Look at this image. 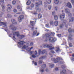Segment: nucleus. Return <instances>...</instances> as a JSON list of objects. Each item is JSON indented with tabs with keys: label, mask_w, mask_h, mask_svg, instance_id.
Masks as SVG:
<instances>
[{
	"label": "nucleus",
	"mask_w": 74,
	"mask_h": 74,
	"mask_svg": "<svg viewBox=\"0 0 74 74\" xmlns=\"http://www.w3.org/2000/svg\"><path fill=\"white\" fill-rule=\"evenodd\" d=\"M39 34H40V33H38L36 35V36H38Z\"/></svg>",
	"instance_id": "obj_60"
},
{
	"label": "nucleus",
	"mask_w": 74,
	"mask_h": 74,
	"mask_svg": "<svg viewBox=\"0 0 74 74\" xmlns=\"http://www.w3.org/2000/svg\"><path fill=\"white\" fill-rule=\"evenodd\" d=\"M38 7H36V10H38Z\"/></svg>",
	"instance_id": "obj_54"
},
{
	"label": "nucleus",
	"mask_w": 74,
	"mask_h": 74,
	"mask_svg": "<svg viewBox=\"0 0 74 74\" xmlns=\"http://www.w3.org/2000/svg\"><path fill=\"white\" fill-rule=\"evenodd\" d=\"M56 52H59V51H60V49H59V48L58 47H56Z\"/></svg>",
	"instance_id": "obj_24"
},
{
	"label": "nucleus",
	"mask_w": 74,
	"mask_h": 74,
	"mask_svg": "<svg viewBox=\"0 0 74 74\" xmlns=\"http://www.w3.org/2000/svg\"><path fill=\"white\" fill-rule=\"evenodd\" d=\"M71 2L72 4L74 5V0H71Z\"/></svg>",
	"instance_id": "obj_44"
},
{
	"label": "nucleus",
	"mask_w": 74,
	"mask_h": 74,
	"mask_svg": "<svg viewBox=\"0 0 74 74\" xmlns=\"http://www.w3.org/2000/svg\"><path fill=\"white\" fill-rule=\"evenodd\" d=\"M14 36H17V37L19 36V32H14Z\"/></svg>",
	"instance_id": "obj_18"
},
{
	"label": "nucleus",
	"mask_w": 74,
	"mask_h": 74,
	"mask_svg": "<svg viewBox=\"0 0 74 74\" xmlns=\"http://www.w3.org/2000/svg\"><path fill=\"white\" fill-rule=\"evenodd\" d=\"M64 18H65V14H64V13H63L60 15V19L61 21L63 20Z\"/></svg>",
	"instance_id": "obj_6"
},
{
	"label": "nucleus",
	"mask_w": 74,
	"mask_h": 74,
	"mask_svg": "<svg viewBox=\"0 0 74 74\" xmlns=\"http://www.w3.org/2000/svg\"><path fill=\"white\" fill-rule=\"evenodd\" d=\"M49 24H47L46 25V27H49Z\"/></svg>",
	"instance_id": "obj_41"
},
{
	"label": "nucleus",
	"mask_w": 74,
	"mask_h": 74,
	"mask_svg": "<svg viewBox=\"0 0 74 74\" xmlns=\"http://www.w3.org/2000/svg\"><path fill=\"white\" fill-rule=\"evenodd\" d=\"M45 50H43L42 52L41 51V50L39 49L38 51V53L39 54H41V53L43 55L45 53Z\"/></svg>",
	"instance_id": "obj_13"
},
{
	"label": "nucleus",
	"mask_w": 74,
	"mask_h": 74,
	"mask_svg": "<svg viewBox=\"0 0 74 74\" xmlns=\"http://www.w3.org/2000/svg\"><path fill=\"white\" fill-rule=\"evenodd\" d=\"M13 11L14 12H17V10H16V9H14L13 10Z\"/></svg>",
	"instance_id": "obj_42"
},
{
	"label": "nucleus",
	"mask_w": 74,
	"mask_h": 74,
	"mask_svg": "<svg viewBox=\"0 0 74 74\" xmlns=\"http://www.w3.org/2000/svg\"><path fill=\"white\" fill-rule=\"evenodd\" d=\"M66 71V70H63L62 72L63 73H65Z\"/></svg>",
	"instance_id": "obj_53"
},
{
	"label": "nucleus",
	"mask_w": 74,
	"mask_h": 74,
	"mask_svg": "<svg viewBox=\"0 0 74 74\" xmlns=\"http://www.w3.org/2000/svg\"><path fill=\"white\" fill-rule=\"evenodd\" d=\"M54 19L56 20H57L58 19V16L57 15L54 16Z\"/></svg>",
	"instance_id": "obj_30"
},
{
	"label": "nucleus",
	"mask_w": 74,
	"mask_h": 74,
	"mask_svg": "<svg viewBox=\"0 0 74 74\" xmlns=\"http://www.w3.org/2000/svg\"><path fill=\"white\" fill-rule=\"evenodd\" d=\"M2 8L3 9H4V8H5V6L3 5H2Z\"/></svg>",
	"instance_id": "obj_47"
},
{
	"label": "nucleus",
	"mask_w": 74,
	"mask_h": 74,
	"mask_svg": "<svg viewBox=\"0 0 74 74\" xmlns=\"http://www.w3.org/2000/svg\"><path fill=\"white\" fill-rule=\"evenodd\" d=\"M35 4L36 7H38V5H39V4H38V3H36Z\"/></svg>",
	"instance_id": "obj_45"
},
{
	"label": "nucleus",
	"mask_w": 74,
	"mask_h": 74,
	"mask_svg": "<svg viewBox=\"0 0 74 74\" xmlns=\"http://www.w3.org/2000/svg\"><path fill=\"white\" fill-rule=\"evenodd\" d=\"M54 9L56 11H58V7H55Z\"/></svg>",
	"instance_id": "obj_40"
},
{
	"label": "nucleus",
	"mask_w": 74,
	"mask_h": 74,
	"mask_svg": "<svg viewBox=\"0 0 74 74\" xmlns=\"http://www.w3.org/2000/svg\"><path fill=\"white\" fill-rule=\"evenodd\" d=\"M12 22L13 24H16V22L15 20L12 19Z\"/></svg>",
	"instance_id": "obj_19"
},
{
	"label": "nucleus",
	"mask_w": 74,
	"mask_h": 74,
	"mask_svg": "<svg viewBox=\"0 0 74 74\" xmlns=\"http://www.w3.org/2000/svg\"><path fill=\"white\" fill-rule=\"evenodd\" d=\"M12 3L13 5H15V4H16V2L15 1H13Z\"/></svg>",
	"instance_id": "obj_28"
},
{
	"label": "nucleus",
	"mask_w": 74,
	"mask_h": 74,
	"mask_svg": "<svg viewBox=\"0 0 74 74\" xmlns=\"http://www.w3.org/2000/svg\"><path fill=\"white\" fill-rule=\"evenodd\" d=\"M54 23H53V21H51L50 22V25H53Z\"/></svg>",
	"instance_id": "obj_29"
},
{
	"label": "nucleus",
	"mask_w": 74,
	"mask_h": 74,
	"mask_svg": "<svg viewBox=\"0 0 74 74\" xmlns=\"http://www.w3.org/2000/svg\"><path fill=\"white\" fill-rule=\"evenodd\" d=\"M30 3H31L30 0H29L27 2L26 4L28 5H30Z\"/></svg>",
	"instance_id": "obj_22"
},
{
	"label": "nucleus",
	"mask_w": 74,
	"mask_h": 74,
	"mask_svg": "<svg viewBox=\"0 0 74 74\" xmlns=\"http://www.w3.org/2000/svg\"><path fill=\"white\" fill-rule=\"evenodd\" d=\"M46 56H43L41 57L40 58V59H45V58H46Z\"/></svg>",
	"instance_id": "obj_31"
},
{
	"label": "nucleus",
	"mask_w": 74,
	"mask_h": 74,
	"mask_svg": "<svg viewBox=\"0 0 74 74\" xmlns=\"http://www.w3.org/2000/svg\"><path fill=\"white\" fill-rule=\"evenodd\" d=\"M51 6H49V8H49V10H51Z\"/></svg>",
	"instance_id": "obj_46"
},
{
	"label": "nucleus",
	"mask_w": 74,
	"mask_h": 74,
	"mask_svg": "<svg viewBox=\"0 0 74 74\" xmlns=\"http://www.w3.org/2000/svg\"><path fill=\"white\" fill-rule=\"evenodd\" d=\"M43 46L45 48V47H46V48H49L50 50H53V49H54V47H52V45H49L48 44H43Z\"/></svg>",
	"instance_id": "obj_2"
},
{
	"label": "nucleus",
	"mask_w": 74,
	"mask_h": 74,
	"mask_svg": "<svg viewBox=\"0 0 74 74\" xmlns=\"http://www.w3.org/2000/svg\"><path fill=\"white\" fill-rule=\"evenodd\" d=\"M39 5H41L42 4V1H39Z\"/></svg>",
	"instance_id": "obj_37"
},
{
	"label": "nucleus",
	"mask_w": 74,
	"mask_h": 74,
	"mask_svg": "<svg viewBox=\"0 0 74 74\" xmlns=\"http://www.w3.org/2000/svg\"><path fill=\"white\" fill-rule=\"evenodd\" d=\"M66 5H67L66 6H67L70 8H72V6H71V5L70 3L69 2L66 3Z\"/></svg>",
	"instance_id": "obj_16"
},
{
	"label": "nucleus",
	"mask_w": 74,
	"mask_h": 74,
	"mask_svg": "<svg viewBox=\"0 0 74 74\" xmlns=\"http://www.w3.org/2000/svg\"><path fill=\"white\" fill-rule=\"evenodd\" d=\"M17 9L18 10H22V8H21V7L20 6H18L17 7Z\"/></svg>",
	"instance_id": "obj_34"
},
{
	"label": "nucleus",
	"mask_w": 74,
	"mask_h": 74,
	"mask_svg": "<svg viewBox=\"0 0 74 74\" xmlns=\"http://www.w3.org/2000/svg\"><path fill=\"white\" fill-rule=\"evenodd\" d=\"M45 4H50L51 3V0H47L44 2Z\"/></svg>",
	"instance_id": "obj_17"
},
{
	"label": "nucleus",
	"mask_w": 74,
	"mask_h": 74,
	"mask_svg": "<svg viewBox=\"0 0 74 74\" xmlns=\"http://www.w3.org/2000/svg\"><path fill=\"white\" fill-rule=\"evenodd\" d=\"M20 37H22V38H23V37H25V36L23 35H22L20 36Z\"/></svg>",
	"instance_id": "obj_49"
},
{
	"label": "nucleus",
	"mask_w": 74,
	"mask_h": 74,
	"mask_svg": "<svg viewBox=\"0 0 74 74\" xmlns=\"http://www.w3.org/2000/svg\"><path fill=\"white\" fill-rule=\"evenodd\" d=\"M55 14H56L55 12H52V15H55Z\"/></svg>",
	"instance_id": "obj_50"
},
{
	"label": "nucleus",
	"mask_w": 74,
	"mask_h": 74,
	"mask_svg": "<svg viewBox=\"0 0 74 74\" xmlns=\"http://www.w3.org/2000/svg\"><path fill=\"white\" fill-rule=\"evenodd\" d=\"M42 17V15H41V14H39L38 15V18H41Z\"/></svg>",
	"instance_id": "obj_33"
},
{
	"label": "nucleus",
	"mask_w": 74,
	"mask_h": 74,
	"mask_svg": "<svg viewBox=\"0 0 74 74\" xmlns=\"http://www.w3.org/2000/svg\"><path fill=\"white\" fill-rule=\"evenodd\" d=\"M28 47H26V46L24 45L22 47V49H27V51L29 52L32 49H33V47H32L31 48H27Z\"/></svg>",
	"instance_id": "obj_4"
},
{
	"label": "nucleus",
	"mask_w": 74,
	"mask_h": 74,
	"mask_svg": "<svg viewBox=\"0 0 74 74\" xmlns=\"http://www.w3.org/2000/svg\"><path fill=\"white\" fill-rule=\"evenodd\" d=\"M8 17H10V15H8Z\"/></svg>",
	"instance_id": "obj_63"
},
{
	"label": "nucleus",
	"mask_w": 74,
	"mask_h": 74,
	"mask_svg": "<svg viewBox=\"0 0 74 74\" xmlns=\"http://www.w3.org/2000/svg\"><path fill=\"white\" fill-rule=\"evenodd\" d=\"M8 8L7 9V10L8 12L10 11V9L11 8H12V7L11 6V5L10 4H8Z\"/></svg>",
	"instance_id": "obj_11"
},
{
	"label": "nucleus",
	"mask_w": 74,
	"mask_h": 74,
	"mask_svg": "<svg viewBox=\"0 0 74 74\" xmlns=\"http://www.w3.org/2000/svg\"><path fill=\"white\" fill-rule=\"evenodd\" d=\"M65 12L66 13V14H69L68 15L70 16H71V14L70 13V10L67 8L65 9Z\"/></svg>",
	"instance_id": "obj_3"
},
{
	"label": "nucleus",
	"mask_w": 74,
	"mask_h": 74,
	"mask_svg": "<svg viewBox=\"0 0 74 74\" xmlns=\"http://www.w3.org/2000/svg\"><path fill=\"white\" fill-rule=\"evenodd\" d=\"M37 31H34L33 32V34L34 36H35V35H36V34H37Z\"/></svg>",
	"instance_id": "obj_27"
},
{
	"label": "nucleus",
	"mask_w": 74,
	"mask_h": 74,
	"mask_svg": "<svg viewBox=\"0 0 74 74\" xmlns=\"http://www.w3.org/2000/svg\"><path fill=\"white\" fill-rule=\"evenodd\" d=\"M13 40H16V38H15V37L14 36H13Z\"/></svg>",
	"instance_id": "obj_48"
},
{
	"label": "nucleus",
	"mask_w": 74,
	"mask_h": 74,
	"mask_svg": "<svg viewBox=\"0 0 74 74\" xmlns=\"http://www.w3.org/2000/svg\"><path fill=\"white\" fill-rule=\"evenodd\" d=\"M35 55H37V51H35Z\"/></svg>",
	"instance_id": "obj_55"
},
{
	"label": "nucleus",
	"mask_w": 74,
	"mask_h": 74,
	"mask_svg": "<svg viewBox=\"0 0 74 74\" xmlns=\"http://www.w3.org/2000/svg\"><path fill=\"white\" fill-rule=\"evenodd\" d=\"M66 21H64V22H63V24H61L60 25V28H62L63 27V26L64 25H66Z\"/></svg>",
	"instance_id": "obj_12"
},
{
	"label": "nucleus",
	"mask_w": 74,
	"mask_h": 74,
	"mask_svg": "<svg viewBox=\"0 0 74 74\" xmlns=\"http://www.w3.org/2000/svg\"><path fill=\"white\" fill-rule=\"evenodd\" d=\"M69 40H71V38L70 37H69Z\"/></svg>",
	"instance_id": "obj_61"
},
{
	"label": "nucleus",
	"mask_w": 74,
	"mask_h": 74,
	"mask_svg": "<svg viewBox=\"0 0 74 74\" xmlns=\"http://www.w3.org/2000/svg\"><path fill=\"white\" fill-rule=\"evenodd\" d=\"M59 0H55L54 1V3L55 4H58V3H59Z\"/></svg>",
	"instance_id": "obj_25"
},
{
	"label": "nucleus",
	"mask_w": 74,
	"mask_h": 74,
	"mask_svg": "<svg viewBox=\"0 0 74 74\" xmlns=\"http://www.w3.org/2000/svg\"><path fill=\"white\" fill-rule=\"evenodd\" d=\"M29 52H30V54L32 55V57L33 58H35L36 57V56L34 54H33L34 53V51H31V50H30Z\"/></svg>",
	"instance_id": "obj_7"
},
{
	"label": "nucleus",
	"mask_w": 74,
	"mask_h": 74,
	"mask_svg": "<svg viewBox=\"0 0 74 74\" xmlns=\"http://www.w3.org/2000/svg\"><path fill=\"white\" fill-rule=\"evenodd\" d=\"M34 7V4H32L31 5V7Z\"/></svg>",
	"instance_id": "obj_56"
},
{
	"label": "nucleus",
	"mask_w": 74,
	"mask_h": 74,
	"mask_svg": "<svg viewBox=\"0 0 74 74\" xmlns=\"http://www.w3.org/2000/svg\"><path fill=\"white\" fill-rule=\"evenodd\" d=\"M50 64V66L49 67L51 68H53V67H54V65L53 64Z\"/></svg>",
	"instance_id": "obj_26"
},
{
	"label": "nucleus",
	"mask_w": 74,
	"mask_h": 74,
	"mask_svg": "<svg viewBox=\"0 0 74 74\" xmlns=\"http://www.w3.org/2000/svg\"><path fill=\"white\" fill-rule=\"evenodd\" d=\"M46 66V65H45V64H44L42 65L41 67V69H40V71H41V72H43L44 69V68Z\"/></svg>",
	"instance_id": "obj_9"
},
{
	"label": "nucleus",
	"mask_w": 74,
	"mask_h": 74,
	"mask_svg": "<svg viewBox=\"0 0 74 74\" xmlns=\"http://www.w3.org/2000/svg\"><path fill=\"white\" fill-rule=\"evenodd\" d=\"M74 20V18L73 17L70 18L69 19V22H71Z\"/></svg>",
	"instance_id": "obj_20"
},
{
	"label": "nucleus",
	"mask_w": 74,
	"mask_h": 74,
	"mask_svg": "<svg viewBox=\"0 0 74 74\" xmlns=\"http://www.w3.org/2000/svg\"><path fill=\"white\" fill-rule=\"evenodd\" d=\"M42 37H46V39L47 40H49V38L48 37V34H46V35H43L42 36Z\"/></svg>",
	"instance_id": "obj_14"
},
{
	"label": "nucleus",
	"mask_w": 74,
	"mask_h": 74,
	"mask_svg": "<svg viewBox=\"0 0 74 74\" xmlns=\"http://www.w3.org/2000/svg\"><path fill=\"white\" fill-rule=\"evenodd\" d=\"M34 64L35 65V66H37V62H35L34 63Z\"/></svg>",
	"instance_id": "obj_57"
},
{
	"label": "nucleus",
	"mask_w": 74,
	"mask_h": 74,
	"mask_svg": "<svg viewBox=\"0 0 74 74\" xmlns=\"http://www.w3.org/2000/svg\"><path fill=\"white\" fill-rule=\"evenodd\" d=\"M52 53H55V52L53 51V50H52L51 51V52L49 53V55L51 56V57H52Z\"/></svg>",
	"instance_id": "obj_21"
},
{
	"label": "nucleus",
	"mask_w": 74,
	"mask_h": 74,
	"mask_svg": "<svg viewBox=\"0 0 74 74\" xmlns=\"http://www.w3.org/2000/svg\"><path fill=\"white\" fill-rule=\"evenodd\" d=\"M42 61L41 60L39 61V64H41L42 63Z\"/></svg>",
	"instance_id": "obj_43"
},
{
	"label": "nucleus",
	"mask_w": 74,
	"mask_h": 74,
	"mask_svg": "<svg viewBox=\"0 0 74 74\" xmlns=\"http://www.w3.org/2000/svg\"><path fill=\"white\" fill-rule=\"evenodd\" d=\"M73 61H74V54L72 55V58H71Z\"/></svg>",
	"instance_id": "obj_32"
},
{
	"label": "nucleus",
	"mask_w": 74,
	"mask_h": 74,
	"mask_svg": "<svg viewBox=\"0 0 74 74\" xmlns=\"http://www.w3.org/2000/svg\"><path fill=\"white\" fill-rule=\"evenodd\" d=\"M68 31L69 32H70L71 31V29H69L68 30Z\"/></svg>",
	"instance_id": "obj_52"
},
{
	"label": "nucleus",
	"mask_w": 74,
	"mask_h": 74,
	"mask_svg": "<svg viewBox=\"0 0 74 74\" xmlns=\"http://www.w3.org/2000/svg\"><path fill=\"white\" fill-rule=\"evenodd\" d=\"M25 42L23 41H21L20 42H18V44L20 45V47H22L23 46V44H24Z\"/></svg>",
	"instance_id": "obj_15"
},
{
	"label": "nucleus",
	"mask_w": 74,
	"mask_h": 74,
	"mask_svg": "<svg viewBox=\"0 0 74 74\" xmlns=\"http://www.w3.org/2000/svg\"><path fill=\"white\" fill-rule=\"evenodd\" d=\"M0 2L2 4H4V0H0Z\"/></svg>",
	"instance_id": "obj_36"
},
{
	"label": "nucleus",
	"mask_w": 74,
	"mask_h": 74,
	"mask_svg": "<svg viewBox=\"0 0 74 74\" xmlns=\"http://www.w3.org/2000/svg\"><path fill=\"white\" fill-rule=\"evenodd\" d=\"M69 45L70 47H73V45H72V44H71V43H69Z\"/></svg>",
	"instance_id": "obj_38"
},
{
	"label": "nucleus",
	"mask_w": 74,
	"mask_h": 74,
	"mask_svg": "<svg viewBox=\"0 0 74 74\" xmlns=\"http://www.w3.org/2000/svg\"><path fill=\"white\" fill-rule=\"evenodd\" d=\"M21 14L20 13H17V14Z\"/></svg>",
	"instance_id": "obj_64"
},
{
	"label": "nucleus",
	"mask_w": 74,
	"mask_h": 74,
	"mask_svg": "<svg viewBox=\"0 0 74 74\" xmlns=\"http://www.w3.org/2000/svg\"><path fill=\"white\" fill-rule=\"evenodd\" d=\"M30 45H33V42H31L30 44Z\"/></svg>",
	"instance_id": "obj_59"
},
{
	"label": "nucleus",
	"mask_w": 74,
	"mask_h": 74,
	"mask_svg": "<svg viewBox=\"0 0 74 74\" xmlns=\"http://www.w3.org/2000/svg\"><path fill=\"white\" fill-rule=\"evenodd\" d=\"M0 23H1V25H5V26L6 25L5 23H4L0 22Z\"/></svg>",
	"instance_id": "obj_35"
},
{
	"label": "nucleus",
	"mask_w": 74,
	"mask_h": 74,
	"mask_svg": "<svg viewBox=\"0 0 74 74\" xmlns=\"http://www.w3.org/2000/svg\"><path fill=\"white\" fill-rule=\"evenodd\" d=\"M16 29V27H12V30H15Z\"/></svg>",
	"instance_id": "obj_39"
},
{
	"label": "nucleus",
	"mask_w": 74,
	"mask_h": 74,
	"mask_svg": "<svg viewBox=\"0 0 74 74\" xmlns=\"http://www.w3.org/2000/svg\"><path fill=\"white\" fill-rule=\"evenodd\" d=\"M57 36H58V37H61V34H59V35H58Z\"/></svg>",
	"instance_id": "obj_51"
},
{
	"label": "nucleus",
	"mask_w": 74,
	"mask_h": 74,
	"mask_svg": "<svg viewBox=\"0 0 74 74\" xmlns=\"http://www.w3.org/2000/svg\"><path fill=\"white\" fill-rule=\"evenodd\" d=\"M54 24L55 25V26H58V24H59L58 21H55L54 22Z\"/></svg>",
	"instance_id": "obj_23"
},
{
	"label": "nucleus",
	"mask_w": 74,
	"mask_h": 74,
	"mask_svg": "<svg viewBox=\"0 0 74 74\" xmlns=\"http://www.w3.org/2000/svg\"><path fill=\"white\" fill-rule=\"evenodd\" d=\"M51 60L54 61L55 63H58V62L59 61L60 58H58L56 59L52 58L51 59Z\"/></svg>",
	"instance_id": "obj_8"
},
{
	"label": "nucleus",
	"mask_w": 74,
	"mask_h": 74,
	"mask_svg": "<svg viewBox=\"0 0 74 74\" xmlns=\"http://www.w3.org/2000/svg\"><path fill=\"white\" fill-rule=\"evenodd\" d=\"M30 24L31 25V26L32 27V30H33V29H34V28H33L34 27V25L35 23H34V22L31 21H30Z\"/></svg>",
	"instance_id": "obj_10"
},
{
	"label": "nucleus",
	"mask_w": 74,
	"mask_h": 74,
	"mask_svg": "<svg viewBox=\"0 0 74 74\" xmlns=\"http://www.w3.org/2000/svg\"><path fill=\"white\" fill-rule=\"evenodd\" d=\"M62 12H64V10H62Z\"/></svg>",
	"instance_id": "obj_62"
},
{
	"label": "nucleus",
	"mask_w": 74,
	"mask_h": 74,
	"mask_svg": "<svg viewBox=\"0 0 74 74\" xmlns=\"http://www.w3.org/2000/svg\"><path fill=\"white\" fill-rule=\"evenodd\" d=\"M24 18V16L22 15L20 16L18 18V21L19 22H22L23 19Z\"/></svg>",
	"instance_id": "obj_5"
},
{
	"label": "nucleus",
	"mask_w": 74,
	"mask_h": 74,
	"mask_svg": "<svg viewBox=\"0 0 74 74\" xmlns=\"http://www.w3.org/2000/svg\"><path fill=\"white\" fill-rule=\"evenodd\" d=\"M56 71H58V68H56Z\"/></svg>",
	"instance_id": "obj_58"
},
{
	"label": "nucleus",
	"mask_w": 74,
	"mask_h": 74,
	"mask_svg": "<svg viewBox=\"0 0 74 74\" xmlns=\"http://www.w3.org/2000/svg\"><path fill=\"white\" fill-rule=\"evenodd\" d=\"M55 35V33H51L50 34H48L47 35L49 37V41L51 42H54L57 40L56 38L55 37H50L51 36H53Z\"/></svg>",
	"instance_id": "obj_1"
}]
</instances>
